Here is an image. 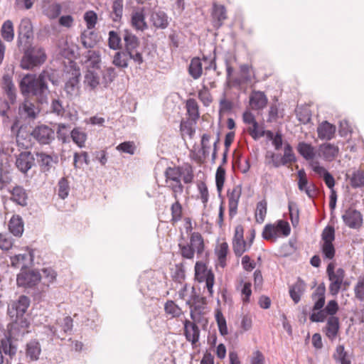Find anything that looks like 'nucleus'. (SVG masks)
<instances>
[{
  "instance_id": "nucleus-1",
  "label": "nucleus",
  "mask_w": 364,
  "mask_h": 364,
  "mask_svg": "<svg viewBox=\"0 0 364 364\" xmlns=\"http://www.w3.org/2000/svg\"><path fill=\"white\" fill-rule=\"evenodd\" d=\"M30 303L28 296L21 295L18 299L11 301L8 305L7 315L11 321L7 326V331L4 333V338L0 340V350L10 357L14 356L17 350L13 339L28 333L30 322L26 316V313Z\"/></svg>"
},
{
  "instance_id": "nucleus-2",
  "label": "nucleus",
  "mask_w": 364,
  "mask_h": 364,
  "mask_svg": "<svg viewBox=\"0 0 364 364\" xmlns=\"http://www.w3.org/2000/svg\"><path fill=\"white\" fill-rule=\"evenodd\" d=\"M164 176L166 187L172 191L173 198H176V196L183 192L181 178L185 183H191L194 178L193 169L190 164L168 166L164 171Z\"/></svg>"
},
{
  "instance_id": "nucleus-3",
  "label": "nucleus",
  "mask_w": 364,
  "mask_h": 364,
  "mask_svg": "<svg viewBox=\"0 0 364 364\" xmlns=\"http://www.w3.org/2000/svg\"><path fill=\"white\" fill-rule=\"evenodd\" d=\"M53 85H58L59 80L57 74L53 69H45L41 72L38 77L36 76L33 88L31 90V95L36 97L38 102L43 104L47 100L49 89L48 82Z\"/></svg>"
},
{
  "instance_id": "nucleus-4",
  "label": "nucleus",
  "mask_w": 364,
  "mask_h": 364,
  "mask_svg": "<svg viewBox=\"0 0 364 364\" xmlns=\"http://www.w3.org/2000/svg\"><path fill=\"white\" fill-rule=\"evenodd\" d=\"M18 48L23 52L20 66L23 70H31L40 67L47 59L46 51L41 47L33 46L30 44Z\"/></svg>"
},
{
  "instance_id": "nucleus-5",
  "label": "nucleus",
  "mask_w": 364,
  "mask_h": 364,
  "mask_svg": "<svg viewBox=\"0 0 364 364\" xmlns=\"http://www.w3.org/2000/svg\"><path fill=\"white\" fill-rule=\"evenodd\" d=\"M326 287L324 283L320 284L311 295L312 299L315 301L312 310L314 312L310 315V320L312 322H323L325 321L327 314L323 309H321L325 304Z\"/></svg>"
},
{
  "instance_id": "nucleus-6",
  "label": "nucleus",
  "mask_w": 364,
  "mask_h": 364,
  "mask_svg": "<svg viewBox=\"0 0 364 364\" xmlns=\"http://www.w3.org/2000/svg\"><path fill=\"white\" fill-rule=\"evenodd\" d=\"M124 41V51L129 53L130 59L134 63L141 65L144 62L141 52L138 50L140 46V41L134 34L128 30H125L123 33Z\"/></svg>"
},
{
  "instance_id": "nucleus-7",
  "label": "nucleus",
  "mask_w": 364,
  "mask_h": 364,
  "mask_svg": "<svg viewBox=\"0 0 364 364\" xmlns=\"http://www.w3.org/2000/svg\"><path fill=\"white\" fill-rule=\"evenodd\" d=\"M68 77L64 85V90L67 97L70 100H73L77 97L80 90V78L81 73L80 68L73 63L70 65L69 70L67 71Z\"/></svg>"
},
{
  "instance_id": "nucleus-8",
  "label": "nucleus",
  "mask_w": 364,
  "mask_h": 364,
  "mask_svg": "<svg viewBox=\"0 0 364 364\" xmlns=\"http://www.w3.org/2000/svg\"><path fill=\"white\" fill-rule=\"evenodd\" d=\"M33 31L31 21L28 18H22L18 28L17 46H29L33 43Z\"/></svg>"
},
{
  "instance_id": "nucleus-9",
  "label": "nucleus",
  "mask_w": 364,
  "mask_h": 364,
  "mask_svg": "<svg viewBox=\"0 0 364 364\" xmlns=\"http://www.w3.org/2000/svg\"><path fill=\"white\" fill-rule=\"evenodd\" d=\"M31 135L41 145L50 144L55 137V131L46 124L36 126Z\"/></svg>"
},
{
  "instance_id": "nucleus-10",
  "label": "nucleus",
  "mask_w": 364,
  "mask_h": 364,
  "mask_svg": "<svg viewBox=\"0 0 364 364\" xmlns=\"http://www.w3.org/2000/svg\"><path fill=\"white\" fill-rule=\"evenodd\" d=\"M41 274L38 272L21 271L16 278V283L18 287H33L41 280Z\"/></svg>"
},
{
  "instance_id": "nucleus-11",
  "label": "nucleus",
  "mask_w": 364,
  "mask_h": 364,
  "mask_svg": "<svg viewBox=\"0 0 364 364\" xmlns=\"http://www.w3.org/2000/svg\"><path fill=\"white\" fill-rule=\"evenodd\" d=\"M342 219L345 225L352 229H359L363 223L360 212L351 208L345 211L342 215Z\"/></svg>"
},
{
  "instance_id": "nucleus-12",
  "label": "nucleus",
  "mask_w": 364,
  "mask_h": 364,
  "mask_svg": "<svg viewBox=\"0 0 364 364\" xmlns=\"http://www.w3.org/2000/svg\"><path fill=\"white\" fill-rule=\"evenodd\" d=\"M36 156L41 171L43 173L50 172L58 163V156L56 154L50 155L41 152L38 153Z\"/></svg>"
},
{
  "instance_id": "nucleus-13",
  "label": "nucleus",
  "mask_w": 364,
  "mask_h": 364,
  "mask_svg": "<svg viewBox=\"0 0 364 364\" xmlns=\"http://www.w3.org/2000/svg\"><path fill=\"white\" fill-rule=\"evenodd\" d=\"M212 23L215 29H219L224 23V21L228 18L227 10L225 6L214 3L213 4Z\"/></svg>"
},
{
  "instance_id": "nucleus-14",
  "label": "nucleus",
  "mask_w": 364,
  "mask_h": 364,
  "mask_svg": "<svg viewBox=\"0 0 364 364\" xmlns=\"http://www.w3.org/2000/svg\"><path fill=\"white\" fill-rule=\"evenodd\" d=\"M241 193L240 186H235L232 190L229 189L228 191L229 216L230 218H232L237 214Z\"/></svg>"
},
{
  "instance_id": "nucleus-15",
  "label": "nucleus",
  "mask_w": 364,
  "mask_h": 364,
  "mask_svg": "<svg viewBox=\"0 0 364 364\" xmlns=\"http://www.w3.org/2000/svg\"><path fill=\"white\" fill-rule=\"evenodd\" d=\"M338 153L339 148L331 143L322 144L318 149V156L328 162L333 161L337 157Z\"/></svg>"
},
{
  "instance_id": "nucleus-16",
  "label": "nucleus",
  "mask_w": 364,
  "mask_h": 364,
  "mask_svg": "<svg viewBox=\"0 0 364 364\" xmlns=\"http://www.w3.org/2000/svg\"><path fill=\"white\" fill-rule=\"evenodd\" d=\"M184 335L188 341L191 343L193 348L196 346V343L200 338V329L195 323H191L190 321H184Z\"/></svg>"
},
{
  "instance_id": "nucleus-17",
  "label": "nucleus",
  "mask_w": 364,
  "mask_h": 364,
  "mask_svg": "<svg viewBox=\"0 0 364 364\" xmlns=\"http://www.w3.org/2000/svg\"><path fill=\"white\" fill-rule=\"evenodd\" d=\"M310 166L315 173L319 176H323L326 185L331 191L334 189L335 179L333 176L323 166H320L318 161H312Z\"/></svg>"
},
{
  "instance_id": "nucleus-18",
  "label": "nucleus",
  "mask_w": 364,
  "mask_h": 364,
  "mask_svg": "<svg viewBox=\"0 0 364 364\" xmlns=\"http://www.w3.org/2000/svg\"><path fill=\"white\" fill-rule=\"evenodd\" d=\"M11 196L10 200L18 205L25 207L27 205L28 195L26 190L21 186H16L12 189H9Z\"/></svg>"
},
{
  "instance_id": "nucleus-19",
  "label": "nucleus",
  "mask_w": 364,
  "mask_h": 364,
  "mask_svg": "<svg viewBox=\"0 0 364 364\" xmlns=\"http://www.w3.org/2000/svg\"><path fill=\"white\" fill-rule=\"evenodd\" d=\"M41 354V346L36 339L31 340L26 346V356L31 362L39 360Z\"/></svg>"
},
{
  "instance_id": "nucleus-20",
  "label": "nucleus",
  "mask_w": 364,
  "mask_h": 364,
  "mask_svg": "<svg viewBox=\"0 0 364 364\" xmlns=\"http://www.w3.org/2000/svg\"><path fill=\"white\" fill-rule=\"evenodd\" d=\"M336 130V126L323 121L317 127L318 137L321 140H331L334 137Z\"/></svg>"
},
{
  "instance_id": "nucleus-21",
  "label": "nucleus",
  "mask_w": 364,
  "mask_h": 364,
  "mask_svg": "<svg viewBox=\"0 0 364 364\" xmlns=\"http://www.w3.org/2000/svg\"><path fill=\"white\" fill-rule=\"evenodd\" d=\"M33 161L31 153L23 151L17 156L16 166L21 172L26 173L31 168Z\"/></svg>"
},
{
  "instance_id": "nucleus-22",
  "label": "nucleus",
  "mask_w": 364,
  "mask_h": 364,
  "mask_svg": "<svg viewBox=\"0 0 364 364\" xmlns=\"http://www.w3.org/2000/svg\"><path fill=\"white\" fill-rule=\"evenodd\" d=\"M9 230L15 237L22 236L24 230V222L19 215H14L9 222Z\"/></svg>"
},
{
  "instance_id": "nucleus-23",
  "label": "nucleus",
  "mask_w": 364,
  "mask_h": 364,
  "mask_svg": "<svg viewBox=\"0 0 364 364\" xmlns=\"http://www.w3.org/2000/svg\"><path fill=\"white\" fill-rule=\"evenodd\" d=\"M339 327L338 318L330 316L327 320L326 326L323 328V332L329 340L333 341L338 335Z\"/></svg>"
},
{
  "instance_id": "nucleus-24",
  "label": "nucleus",
  "mask_w": 364,
  "mask_h": 364,
  "mask_svg": "<svg viewBox=\"0 0 364 364\" xmlns=\"http://www.w3.org/2000/svg\"><path fill=\"white\" fill-rule=\"evenodd\" d=\"M297 151L306 161H310L309 164L314 161V159L316 156V150L311 144L301 141L297 145Z\"/></svg>"
},
{
  "instance_id": "nucleus-25",
  "label": "nucleus",
  "mask_w": 364,
  "mask_h": 364,
  "mask_svg": "<svg viewBox=\"0 0 364 364\" xmlns=\"http://www.w3.org/2000/svg\"><path fill=\"white\" fill-rule=\"evenodd\" d=\"M267 97L263 92L252 91L250 97V104L252 109L256 110L262 109L267 104Z\"/></svg>"
},
{
  "instance_id": "nucleus-26",
  "label": "nucleus",
  "mask_w": 364,
  "mask_h": 364,
  "mask_svg": "<svg viewBox=\"0 0 364 364\" xmlns=\"http://www.w3.org/2000/svg\"><path fill=\"white\" fill-rule=\"evenodd\" d=\"M306 290V284L301 279L298 278L296 282L289 287V296L295 304H298L301 297Z\"/></svg>"
},
{
  "instance_id": "nucleus-27",
  "label": "nucleus",
  "mask_w": 364,
  "mask_h": 364,
  "mask_svg": "<svg viewBox=\"0 0 364 364\" xmlns=\"http://www.w3.org/2000/svg\"><path fill=\"white\" fill-rule=\"evenodd\" d=\"M194 252H196L198 257H202L204 252V240L200 233L198 232H191L190 242L188 243Z\"/></svg>"
},
{
  "instance_id": "nucleus-28",
  "label": "nucleus",
  "mask_w": 364,
  "mask_h": 364,
  "mask_svg": "<svg viewBox=\"0 0 364 364\" xmlns=\"http://www.w3.org/2000/svg\"><path fill=\"white\" fill-rule=\"evenodd\" d=\"M80 41L84 48H92L98 42V35L94 31L85 30L81 33Z\"/></svg>"
},
{
  "instance_id": "nucleus-29",
  "label": "nucleus",
  "mask_w": 364,
  "mask_h": 364,
  "mask_svg": "<svg viewBox=\"0 0 364 364\" xmlns=\"http://www.w3.org/2000/svg\"><path fill=\"white\" fill-rule=\"evenodd\" d=\"M131 24L132 27L137 31H144L148 28V25L145 21V14L143 10L136 11L132 13Z\"/></svg>"
},
{
  "instance_id": "nucleus-30",
  "label": "nucleus",
  "mask_w": 364,
  "mask_h": 364,
  "mask_svg": "<svg viewBox=\"0 0 364 364\" xmlns=\"http://www.w3.org/2000/svg\"><path fill=\"white\" fill-rule=\"evenodd\" d=\"M189 75L194 80L199 79L203 75V65L199 57H194L191 60L188 68Z\"/></svg>"
},
{
  "instance_id": "nucleus-31",
  "label": "nucleus",
  "mask_w": 364,
  "mask_h": 364,
  "mask_svg": "<svg viewBox=\"0 0 364 364\" xmlns=\"http://www.w3.org/2000/svg\"><path fill=\"white\" fill-rule=\"evenodd\" d=\"M36 75L26 74L19 82V89L23 96H28L33 88V83Z\"/></svg>"
},
{
  "instance_id": "nucleus-32",
  "label": "nucleus",
  "mask_w": 364,
  "mask_h": 364,
  "mask_svg": "<svg viewBox=\"0 0 364 364\" xmlns=\"http://www.w3.org/2000/svg\"><path fill=\"white\" fill-rule=\"evenodd\" d=\"M50 112L57 115L58 117L69 118L73 119V114L71 113L65 114V109L63 105V102L59 99H53L50 104Z\"/></svg>"
},
{
  "instance_id": "nucleus-33",
  "label": "nucleus",
  "mask_w": 364,
  "mask_h": 364,
  "mask_svg": "<svg viewBox=\"0 0 364 364\" xmlns=\"http://www.w3.org/2000/svg\"><path fill=\"white\" fill-rule=\"evenodd\" d=\"M84 83L90 90H95L100 85V76L94 70H87L85 74Z\"/></svg>"
},
{
  "instance_id": "nucleus-34",
  "label": "nucleus",
  "mask_w": 364,
  "mask_h": 364,
  "mask_svg": "<svg viewBox=\"0 0 364 364\" xmlns=\"http://www.w3.org/2000/svg\"><path fill=\"white\" fill-rule=\"evenodd\" d=\"M168 16L164 11H159L153 13L151 15V20L155 27L161 29H164L168 26Z\"/></svg>"
},
{
  "instance_id": "nucleus-35",
  "label": "nucleus",
  "mask_w": 364,
  "mask_h": 364,
  "mask_svg": "<svg viewBox=\"0 0 364 364\" xmlns=\"http://www.w3.org/2000/svg\"><path fill=\"white\" fill-rule=\"evenodd\" d=\"M174 199L175 202L171 205V219L170 222L172 225L179 222L183 218V207L180 203L178 196H176V198Z\"/></svg>"
},
{
  "instance_id": "nucleus-36",
  "label": "nucleus",
  "mask_w": 364,
  "mask_h": 364,
  "mask_svg": "<svg viewBox=\"0 0 364 364\" xmlns=\"http://www.w3.org/2000/svg\"><path fill=\"white\" fill-rule=\"evenodd\" d=\"M210 273L213 272L211 269H208L205 264L203 262H196L195 265V277L198 282H204L205 279L208 278Z\"/></svg>"
},
{
  "instance_id": "nucleus-37",
  "label": "nucleus",
  "mask_w": 364,
  "mask_h": 364,
  "mask_svg": "<svg viewBox=\"0 0 364 364\" xmlns=\"http://www.w3.org/2000/svg\"><path fill=\"white\" fill-rule=\"evenodd\" d=\"M1 35L7 42H11L14 40V28L11 20H6L4 22L1 28Z\"/></svg>"
},
{
  "instance_id": "nucleus-38",
  "label": "nucleus",
  "mask_w": 364,
  "mask_h": 364,
  "mask_svg": "<svg viewBox=\"0 0 364 364\" xmlns=\"http://www.w3.org/2000/svg\"><path fill=\"white\" fill-rule=\"evenodd\" d=\"M19 111L25 114L27 117L32 119H35L39 112L34 104L28 100H25L22 105L19 107Z\"/></svg>"
},
{
  "instance_id": "nucleus-39",
  "label": "nucleus",
  "mask_w": 364,
  "mask_h": 364,
  "mask_svg": "<svg viewBox=\"0 0 364 364\" xmlns=\"http://www.w3.org/2000/svg\"><path fill=\"white\" fill-rule=\"evenodd\" d=\"M186 107L190 118L193 121H196L200 117L199 107L196 100L193 98L187 100Z\"/></svg>"
},
{
  "instance_id": "nucleus-40",
  "label": "nucleus",
  "mask_w": 364,
  "mask_h": 364,
  "mask_svg": "<svg viewBox=\"0 0 364 364\" xmlns=\"http://www.w3.org/2000/svg\"><path fill=\"white\" fill-rule=\"evenodd\" d=\"M129 53L126 51H118L115 53L113 58V64L120 68L128 67V61L129 60Z\"/></svg>"
},
{
  "instance_id": "nucleus-41",
  "label": "nucleus",
  "mask_w": 364,
  "mask_h": 364,
  "mask_svg": "<svg viewBox=\"0 0 364 364\" xmlns=\"http://www.w3.org/2000/svg\"><path fill=\"white\" fill-rule=\"evenodd\" d=\"M267 211V202L265 199L259 201L257 203L255 210V219L257 223H262L265 219Z\"/></svg>"
},
{
  "instance_id": "nucleus-42",
  "label": "nucleus",
  "mask_w": 364,
  "mask_h": 364,
  "mask_svg": "<svg viewBox=\"0 0 364 364\" xmlns=\"http://www.w3.org/2000/svg\"><path fill=\"white\" fill-rule=\"evenodd\" d=\"M289 218L294 227H296L299 222V209L297 203L292 200L288 202Z\"/></svg>"
},
{
  "instance_id": "nucleus-43",
  "label": "nucleus",
  "mask_w": 364,
  "mask_h": 364,
  "mask_svg": "<svg viewBox=\"0 0 364 364\" xmlns=\"http://www.w3.org/2000/svg\"><path fill=\"white\" fill-rule=\"evenodd\" d=\"M350 181V186L353 188L364 186V171L360 169L353 171Z\"/></svg>"
},
{
  "instance_id": "nucleus-44",
  "label": "nucleus",
  "mask_w": 364,
  "mask_h": 364,
  "mask_svg": "<svg viewBox=\"0 0 364 364\" xmlns=\"http://www.w3.org/2000/svg\"><path fill=\"white\" fill-rule=\"evenodd\" d=\"M250 82V78L248 77H232L229 81L226 82L225 85L228 88H236L241 90L242 87L245 84Z\"/></svg>"
},
{
  "instance_id": "nucleus-45",
  "label": "nucleus",
  "mask_w": 364,
  "mask_h": 364,
  "mask_svg": "<svg viewBox=\"0 0 364 364\" xmlns=\"http://www.w3.org/2000/svg\"><path fill=\"white\" fill-rule=\"evenodd\" d=\"M112 9L111 18L112 21L114 22L119 21L122 18L123 13V4L122 0L114 1Z\"/></svg>"
},
{
  "instance_id": "nucleus-46",
  "label": "nucleus",
  "mask_w": 364,
  "mask_h": 364,
  "mask_svg": "<svg viewBox=\"0 0 364 364\" xmlns=\"http://www.w3.org/2000/svg\"><path fill=\"white\" fill-rule=\"evenodd\" d=\"M321 250L324 259L332 260L335 257L336 249L333 243H321Z\"/></svg>"
},
{
  "instance_id": "nucleus-47",
  "label": "nucleus",
  "mask_w": 364,
  "mask_h": 364,
  "mask_svg": "<svg viewBox=\"0 0 364 364\" xmlns=\"http://www.w3.org/2000/svg\"><path fill=\"white\" fill-rule=\"evenodd\" d=\"M12 181L11 172L8 169L3 168V164H0V191H2L6 186Z\"/></svg>"
},
{
  "instance_id": "nucleus-48",
  "label": "nucleus",
  "mask_w": 364,
  "mask_h": 364,
  "mask_svg": "<svg viewBox=\"0 0 364 364\" xmlns=\"http://www.w3.org/2000/svg\"><path fill=\"white\" fill-rule=\"evenodd\" d=\"M58 195L61 199L68 197L70 191V185L68 179L65 177L61 178L58 183Z\"/></svg>"
},
{
  "instance_id": "nucleus-49",
  "label": "nucleus",
  "mask_w": 364,
  "mask_h": 364,
  "mask_svg": "<svg viewBox=\"0 0 364 364\" xmlns=\"http://www.w3.org/2000/svg\"><path fill=\"white\" fill-rule=\"evenodd\" d=\"M274 225L277 235L279 234L284 237H287L289 235L291 232V228L288 222L283 220H279L277 221V223Z\"/></svg>"
},
{
  "instance_id": "nucleus-50",
  "label": "nucleus",
  "mask_w": 364,
  "mask_h": 364,
  "mask_svg": "<svg viewBox=\"0 0 364 364\" xmlns=\"http://www.w3.org/2000/svg\"><path fill=\"white\" fill-rule=\"evenodd\" d=\"M121 37L117 32L110 31L109 32L108 45L112 50H117L121 48Z\"/></svg>"
},
{
  "instance_id": "nucleus-51",
  "label": "nucleus",
  "mask_w": 364,
  "mask_h": 364,
  "mask_svg": "<svg viewBox=\"0 0 364 364\" xmlns=\"http://www.w3.org/2000/svg\"><path fill=\"white\" fill-rule=\"evenodd\" d=\"M225 179V169L222 167V166H220L217 171L215 174V183L217 187V191L219 193V196H220L224 182Z\"/></svg>"
},
{
  "instance_id": "nucleus-52",
  "label": "nucleus",
  "mask_w": 364,
  "mask_h": 364,
  "mask_svg": "<svg viewBox=\"0 0 364 364\" xmlns=\"http://www.w3.org/2000/svg\"><path fill=\"white\" fill-rule=\"evenodd\" d=\"M164 310L166 314L171 315L172 317H178L182 313L181 308L172 300H168L166 302Z\"/></svg>"
},
{
  "instance_id": "nucleus-53",
  "label": "nucleus",
  "mask_w": 364,
  "mask_h": 364,
  "mask_svg": "<svg viewBox=\"0 0 364 364\" xmlns=\"http://www.w3.org/2000/svg\"><path fill=\"white\" fill-rule=\"evenodd\" d=\"M335 240V229L333 226L327 225L321 233V243H333Z\"/></svg>"
},
{
  "instance_id": "nucleus-54",
  "label": "nucleus",
  "mask_w": 364,
  "mask_h": 364,
  "mask_svg": "<svg viewBox=\"0 0 364 364\" xmlns=\"http://www.w3.org/2000/svg\"><path fill=\"white\" fill-rule=\"evenodd\" d=\"M71 137L73 141L77 144L80 147L85 146V142L87 139L86 134L80 130L78 128H75L71 132Z\"/></svg>"
},
{
  "instance_id": "nucleus-55",
  "label": "nucleus",
  "mask_w": 364,
  "mask_h": 364,
  "mask_svg": "<svg viewBox=\"0 0 364 364\" xmlns=\"http://www.w3.org/2000/svg\"><path fill=\"white\" fill-rule=\"evenodd\" d=\"M198 98L205 107H208L213 101V98L208 87L203 85V88L198 91Z\"/></svg>"
},
{
  "instance_id": "nucleus-56",
  "label": "nucleus",
  "mask_w": 364,
  "mask_h": 364,
  "mask_svg": "<svg viewBox=\"0 0 364 364\" xmlns=\"http://www.w3.org/2000/svg\"><path fill=\"white\" fill-rule=\"evenodd\" d=\"M115 69L112 67L107 68L102 71V83L107 87L116 77Z\"/></svg>"
},
{
  "instance_id": "nucleus-57",
  "label": "nucleus",
  "mask_w": 364,
  "mask_h": 364,
  "mask_svg": "<svg viewBox=\"0 0 364 364\" xmlns=\"http://www.w3.org/2000/svg\"><path fill=\"white\" fill-rule=\"evenodd\" d=\"M83 18L87 29L92 30L95 27L97 22V15L94 11H86Z\"/></svg>"
},
{
  "instance_id": "nucleus-58",
  "label": "nucleus",
  "mask_w": 364,
  "mask_h": 364,
  "mask_svg": "<svg viewBox=\"0 0 364 364\" xmlns=\"http://www.w3.org/2000/svg\"><path fill=\"white\" fill-rule=\"evenodd\" d=\"M175 272L172 275L173 280L177 283L182 284L186 278L185 269L183 263L175 265Z\"/></svg>"
},
{
  "instance_id": "nucleus-59",
  "label": "nucleus",
  "mask_w": 364,
  "mask_h": 364,
  "mask_svg": "<svg viewBox=\"0 0 364 364\" xmlns=\"http://www.w3.org/2000/svg\"><path fill=\"white\" fill-rule=\"evenodd\" d=\"M191 297L193 303V309L192 310L203 311V310L205 309V306L206 304V298L204 296H200L196 294H193Z\"/></svg>"
},
{
  "instance_id": "nucleus-60",
  "label": "nucleus",
  "mask_w": 364,
  "mask_h": 364,
  "mask_svg": "<svg viewBox=\"0 0 364 364\" xmlns=\"http://www.w3.org/2000/svg\"><path fill=\"white\" fill-rule=\"evenodd\" d=\"M228 252V245L226 242H223L219 247V250L217 251V256L220 264L224 267L226 265V257Z\"/></svg>"
},
{
  "instance_id": "nucleus-61",
  "label": "nucleus",
  "mask_w": 364,
  "mask_h": 364,
  "mask_svg": "<svg viewBox=\"0 0 364 364\" xmlns=\"http://www.w3.org/2000/svg\"><path fill=\"white\" fill-rule=\"evenodd\" d=\"M32 261L33 257V251L30 252L28 255L26 254H18L13 257H11V265L14 268L19 267L20 262H24L28 257Z\"/></svg>"
},
{
  "instance_id": "nucleus-62",
  "label": "nucleus",
  "mask_w": 364,
  "mask_h": 364,
  "mask_svg": "<svg viewBox=\"0 0 364 364\" xmlns=\"http://www.w3.org/2000/svg\"><path fill=\"white\" fill-rule=\"evenodd\" d=\"M178 248L180 250V254L181 257L184 259H193L194 257L195 252L194 250H192L191 246L186 244H178Z\"/></svg>"
},
{
  "instance_id": "nucleus-63",
  "label": "nucleus",
  "mask_w": 364,
  "mask_h": 364,
  "mask_svg": "<svg viewBox=\"0 0 364 364\" xmlns=\"http://www.w3.org/2000/svg\"><path fill=\"white\" fill-rule=\"evenodd\" d=\"M296 117L300 122L306 124L311 121V114L309 109L300 108L296 110Z\"/></svg>"
},
{
  "instance_id": "nucleus-64",
  "label": "nucleus",
  "mask_w": 364,
  "mask_h": 364,
  "mask_svg": "<svg viewBox=\"0 0 364 364\" xmlns=\"http://www.w3.org/2000/svg\"><path fill=\"white\" fill-rule=\"evenodd\" d=\"M355 297L360 301H364V276L360 277L355 287Z\"/></svg>"
}]
</instances>
